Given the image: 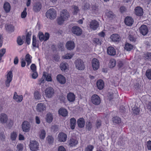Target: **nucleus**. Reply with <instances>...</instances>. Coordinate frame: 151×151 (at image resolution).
Wrapping results in <instances>:
<instances>
[{"instance_id": "obj_1", "label": "nucleus", "mask_w": 151, "mask_h": 151, "mask_svg": "<svg viewBox=\"0 0 151 151\" xmlns=\"http://www.w3.org/2000/svg\"><path fill=\"white\" fill-rule=\"evenodd\" d=\"M46 16L47 18L53 19L56 17V12L54 9H50L47 11L46 13Z\"/></svg>"}, {"instance_id": "obj_2", "label": "nucleus", "mask_w": 151, "mask_h": 151, "mask_svg": "<svg viewBox=\"0 0 151 151\" xmlns=\"http://www.w3.org/2000/svg\"><path fill=\"white\" fill-rule=\"evenodd\" d=\"M74 63L77 69L81 70H82L84 69V64L82 60L78 59L75 61Z\"/></svg>"}, {"instance_id": "obj_3", "label": "nucleus", "mask_w": 151, "mask_h": 151, "mask_svg": "<svg viewBox=\"0 0 151 151\" xmlns=\"http://www.w3.org/2000/svg\"><path fill=\"white\" fill-rule=\"evenodd\" d=\"M39 144L35 140L30 141L29 147L30 150L32 151H36L39 148Z\"/></svg>"}, {"instance_id": "obj_4", "label": "nucleus", "mask_w": 151, "mask_h": 151, "mask_svg": "<svg viewBox=\"0 0 151 151\" xmlns=\"http://www.w3.org/2000/svg\"><path fill=\"white\" fill-rule=\"evenodd\" d=\"M91 100L92 103L95 105H99L101 102L100 99L96 94H94L91 97Z\"/></svg>"}, {"instance_id": "obj_5", "label": "nucleus", "mask_w": 151, "mask_h": 151, "mask_svg": "<svg viewBox=\"0 0 151 151\" xmlns=\"http://www.w3.org/2000/svg\"><path fill=\"white\" fill-rule=\"evenodd\" d=\"M22 129L23 131L25 132H28L30 130L31 126L30 123L27 121H24L22 122Z\"/></svg>"}, {"instance_id": "obj_6", "label": "nucleus", "mask_w": 151, "mask_h": 151, "mask_svg": "<svg viewBox=\"0 0 151 151\" xmlns=\"http://www.w3.org/2000/svg\"><path fill=\"white\" fill-rule=\"evenodd\" d=\"M38 35L39 40L41 41L47 40L49 39L50 37V35L47 32L45 33L44 35L42 32H40L38 33Z\"/></svg>"}, {"instance_id": "obj_7", "label": "nucleus", "mask_w": 151, "mask_h": 151, "mask_svg": "<svg viewBox=\"0 0 151 151\" xmlns=\"http://www.w3.org/2000/svg\"><path fill=\"white\" fill-rule=\"evenodd\" d=\"M45 93L47 97L49 98H51L54 93L53 89L51 87H49L46 88Z\"/></svg>"}, {"instance_id": "obj_8", "label": "nucleus", "mask_w": 151, "mask_h": 151, "mask_svg": "<svg viewBox=\"0 0 151 151\" xmlns=\"http://www.w3.org/2000/svg\"><path fill=\"white\" fill-rule=\"evenodd\" d=\"M72 32L73 33L77 36L80 35L82 33V30L79 27L74 26L72 28Z\"/></svg>"}, {"instance_id": "obj_9", "label": "nucleus", "mask_w": 151, "mask_h": 151, "mask_svg": "<svg viewBox=\"0 0 151 151\" xmlns=\"http://www.w3.org/2000/svg\"><path fill=\"white\" fill-rule=\"evenodd\" d=\"M140 33L143 35H146L148 33L149 29L146 25H142L139 28Z\"/></svg>"}, {"instance_id": "obj_10", "label": "nucleus", "mask_w": 151, "mask_h": 151, "mask_svg": "<svg viewBox=\"0 0 151 151\" xmlns=\"http://www.w3.org/2000/svg\"><path fill=\"white\" fill-rule=\"evenodd\" d=\"M92 65L94 70H97L99 67V60L96 58H94L92 61Z\"/></svg>"}, {"instance_id": "obj_11", "label": "nucleus", "mask_w": 151, "mask_h": 151, "mask_svg": "<svg viewBox=\"0 0 151 151\" xmlns=\"http://www.w3.org/2000/svg\"><path fill=\"white\" fill-rule=\"evenodd\" d=\"M98 22L95 20H93L90 22L89 27L93 30H95L99 27Z\"/></svg>"}, {"instance_id": "obj_12", "label": "nucleus", "mask_w": 151, "mask_h": 151, "mask_svg": "<svg viewBox=\"0 0 151 151\" xmlns=\"http://www.w3.org/2000/svg\"><path fill=\"white\" fill-rule=\"evenodd\" d=\"M46 109L45 105L43 103H40L37 105V110L39 112H42Z\"/></svg>"}, {"instance_id": "obj_13", "label": "nucleus", "mask_w": 151, "mask_h": 151, "mask_svg": "<svg viewBox=\"0 0 151 151\" xmlns=\"http://www.w3.org/2000/svg\"><path fill=\"white\" fill-rule=\"evenodd\" d=\"M67 138V135L63 132L60 133L58 137V140L60 142H65L66 141Z\"/></svg>"}, {"instance_id": "obj_14", "label": "nucleus", "mask_w": 151, "mask_h": 151, "mask_svg": "<svg viewBox=\"0 0 151 151\" xmlns=\"http://www.w3.org/2000/svg\"><path fill=\"white\" fill-rule=\"evenodd\" d=\"M107 54L111 56H113L116 54V51L114 47L111 46L108 47L107 49Z\"/></svg>"}, {"instance_id": "obj_15", "label": "nucleus", "mask_w": 151, "mask_h": 151, "mask_svg": "<svg viewBox=\"0 0 151 151\" xmlns=\"http://www.w3.org/2000/svg\"><path fill=\"white\" fill-rule=\"evenodd\" d=\"M65 46L67 49L71 50H73L75 47V43L73 41H69L66 43Z\"/></svg>"}, {"instance_id": "obj_16", "label": "nucleus", "mask_w": 151, "mask_h": 151, "mask_svg": "<svg viewBox=\"0 0 151 151\" xmlns=\"http://www.w3.org/2000/svg\"><path fill=\"white\" fill-rule=\"evenodd\" d=\"M42 8V4L40 2H36L35 3L33 7V10L36 12H38Z\"/></svg>"}, {"instance_id": "obj_17", "label": "nucleus", "mask_w": 151, "mask_h": 151, "mask_svg": "<svg viewBox=\"0 0 151 151\" xmlns=\"http://www.w3.org/2000/svg\"><path fill=\"white\" fill-rule=\"evenodd\" d=\"M91 9L93 14L97 15L99 14L100 10L98 5L96 4L93 5L91 7Z\"/></svg>"}, {"instance_id": "obj_18", "label": "nucleus", "mask_w": 151, "mask_h": 151, "mask_svg": "<svg viewBox=\"0 0 151 151\" xmlns=\"http://www.w3.org/2000/svg\"><path fill=\"white\" fill-rule=\"evenodd\" d=\"M135 14L137 16H141L143 13V9L140 6H137L135 9Z\"/></svg>"}, {"instance_id": "obj_19", "label": "nucleus", "mask_w": 151, "mask_h": 151, "mask_svg": "<svg viewBox=\"0 0 151 151\" xmlns=\"http://www.w3.org/2000/svg\"><path fill=\"white\" fill-rule=\"evenodd\" d=\"M110 38L114 42H119L121 40V38L120 36L117 34L112 35Z\"/></svg>"}, {"instance_id": "obj_20", "label": "nucleus", "mask_w": 151, "mask_h": 151, "mask_svg": "<svg viewBox=\"0 0 151 151\" xmlns=\"http://www.w3.org/2000/svg\"><path fill=\"white\" fill-rule=\"evenodd\" d=\"M124 22L126 25L130 26L132 25L133 24V19L130 17H127L125 19Z\"/></svg>"}, {"instance_id": "obj_21", "label": "nucleus", "mask_w": 151, "mask_h": 151, "mask_svg": "<svg viewBox=\"0 0 151 151\" xmlns=\"http://www.w3.org/2000/svg\"><path fill=\"white\" fill-rule=\"evenodd\" d=\"M60 16L63 19L66 20L69 17V14L66 10L64 9L62 11L60 14Z\"/></svg>"}, {"instance_id": "obj_22", "label": "nucleus", "mask_w": 151, "mask_h": 151, "mask_svg": "<svg viewBox=\"0 0 151 151\" xmlns=\"http://www.w3.org/2000/svg\"><path fill=\"white\" fill-rule=\"evenodd\" d=\"M58 113L60 115L63 116H65L68 115V111L67 110L63 108H61L59 109Z\"/></svg>"}, {"instance_id": "obj_23", "label": "nucleus", "mask_w": 151, "mask_h": 151, "mask_svg": "<svg viewBox=\"0 0 151 151\" xmlns=\"http://www.w3.org/2000/svg\"><path fill=\"white\" fill-rule=\"evenodd\" d=\"M7 115L4 114H1L0 116V120L2 123H5L7 121Z\"/></svg>"}, {"instance_id": "obj_24", "label": "nucleus", "mask_w": 151, "mask_h": 151, "mask_svg": "<svg viewBox=\"0 0 151 151\" xmlns=\"http://www.w3.org/2000/svg\"><path fill=\"white\" fill-rule=\"evenodd\" d=\"M13 99L17 102H21L22 100L23 97L22 95L18 96L16 92H15L14 93Z\"/></svg>"}, {"instance_id": "obj_25", "label": "nucleus", "mask_w": 151, "mask_h": 151, "mask_svg": "<svg viewBox=\"0 0 151 151\" xmlns=\"http://www.w3.org/2000/svg\"><path fill=\"white\" fill-rule=\"evenodd\" d=\"M77 123L80 128L83 127L84 126L85 122L83 118H81L78 119L77 120Z\"/></svg>"}, {"instance_id": "obj_26", "label": "nucleus", "mask_w": 151, "mask_h": 151, "mask_svg": "<svg viewBox=\"0 0 151 151\" xmlns=\"http://www.w3.org/2000/svg\"><path fill=\"white\" fill-rule=\"evenodd\" d=\"M58 81L60 83L64 84L65 82V77L61 74L58 75L57 77Z\"/></svg>"}, {"instance_id": "obj_27", "label": "nucleus", "mask_w": 151, "mask_h": 151, "mask_svg": "<svg viewBox=\"0 0 151 151\" xmlns=\"http://www.w3.org/2000/svg\"><path fill=\"white\" fill-rule=\"evenodd\" d=\"M96 85L98 88L99 90H101L104 87V83L103 81L100 79L96 83Z\"/></svg>"}, {"instance_id": "obj_28", "label": "nucleus", "mask_w": 151, "mask_h": 151, "mask_svg": "<svg viewBox=\"0 0 151 151\" xmlns=\"http://www.w3.org/2000/svg\"><path fill=\"white\" fill-rule=\"evenodd\" d=\"M76 125V120L75 118H72L70 119V126L72 129H74Z\"/></svg>"}, {"instance_id": "obj_29", "label": "nucleus", "mask_w": 151, "mask_h": 151, "mask_svg": "<svg viewBox=\"0 0 151 151\" xmlns=\"http://www.w3.org/2000/svg\"><path fill=\"white\" fill-rule=\"evenodd\" d=\"M67 98L69 101L73 102L75 100V96L73 93H70L68 94Z\"/></svg>"}, {"instance_id": "obj_30", "label": "nucleus", "mask_w": 151, "mask_h": 151, "mask_svg": "<svg viewBox=\"0 0 151 151\" xmlns=\"http://www.w3.org/2000/svg\"><path fill=\"white\" fill-rule=\"evenodd\" d=\"M4 8L6 13L9 12L11 9V6L9 3L7 2H5L4 4Z\"/></svg>"}, {"instance_id": "obj_31", "label": "nucleus", "mask_w": 151, "mask_h": 151, "mask_svg": "<svg viewBox=\"0 0 151 151\" xmlns=\"http://www.w3.org/2000/svg\"><path fill=\"white\" fill-rule=\"evenodd\" d=\"M46 117V120L47 122L50 123L52 122L53 117L51 114L50 113H48Z\"/></svg>"}, {"instance_id": "obj_32", "label": "nucleus", "mask_w": 151, "mask_h": 151, "mask_svg": "<svg viewBox=\"0 0 151 151\" xmlns=\"http://www.w3.org/2000/svg\"><path fill=\"white\" fill-rule=\"evenodd\" d=\"M78 141L75 139L71 138L68 142V143L70 146H74L77 144Z\"/></svg>"}, {"instance_id": "obj_33", "label": "nucleus", "mask_w": 151, "mask_h": 151, "mask_svg": "<svg viewBox=\"0 0 151 151\" xmlns=\"http://www.w3.org/2000/svg\"><path fill=\"white\" fill-rule=\"evenodd\" d=\"M6 29L7 31L10 32H12L14 31V26L10 24H6L5 25Z\"/></svg>"}, {"instance_id": "obj_34", "label": "nucleus", "mask_w": 151, "mask_h": 151, "mask_svg": "<svg viewBox=\"0 0 151 151\" xmlns=\"http://www.w3.org/2000/svg\"><path fill=\"white\" fill-rule=\"evenodd\" d=\"M68 65L67 63L62 62L60 65V68L62 71H65L67 68Z\"/></svg>"}, {"instance_id": "obj_35", "label": "nucleus", "mask_w": 151, "mask_h": 151, "mask_svg": "<svg viewBox=\"0 0 151 151\" xmlns=\"http://www.w3.org/2000/svg\"><path fill=\"white\" fill-rule=\"evenodd\" d=\"M32 57L29 54H27L25 56L26 60L27 63V66H28L31 63Z\"/></svg>"}, {"instance_id": "obj_36", "label": "nucleus", "mask_w": 151, "mask_h": 151, "mask_svg": "<svg viewBox=\"0 0 151 151\" xmlns=\"http://www.w3.org/2000/svg\"><path fill=\"white\" fill-rule=\"evenodd\" d=\"M112 121L114 124H119L121 122V119L117 116L114 117L112 119Z\"/></svg>"}, {"instance_id": "obj_37", "label": "nucleus", "mask_w": 151, "mask_h": 151, "mask_svg": "<svg viewBox=\"0 0 151 151\" xmlns=\"http://www.w3.org/2000/svg\"><path fill=\"white\" fill-rule=\"evenodd\" d=\"M116 64V61L115 59H111L109 63V67L111 68H112L115 67Z\"/></svg>"}, {"instance_id": "obj_38", "label": "nucleus", "mask_w": 151, "mask_h": 151, "mask_svg": "<svg viewBox=\"0 0 151 151\" xmlns=\"http://www.w3.org/2000/svg\"><path fill=\"white\" fill-rule=\"evenodd\" d=\"M133 48V45L131 44L128 43H126L124 47L125 50L127 51H130Z\"/></svg>"}, {"instance_id": "obj_39", "label": "nucleus", "mask_w": 151, "mask_h": 151, "mask_svg": "<svg viewBox=\"0 0 151 151\" xmlns=\"http://www.w3.org/2000/svg\"><path fill=\"white\" fill-rule=\"evenodd\" d=\"M144 57L145 60H151V52H146L144 54Z\"/></svg>"}, {"instance_id": "obj_40", "label": "nucleus", "mask_w": 151, "mask_h": 151, "mask_svg": "<svg viewBox=\"0 0 151 151\" xmlns=\"http://www.w3.org/2000/svg\"><path fill=\"white\" fill-rule=\"evenodd\" d=\"M34 97L36 99L39 100L41 99V95L39 91H36L34 92Z\"/></svg>"}, {"instance_id": "obj_41", "label": "nucleus", "mask_w": 151, "mask_h": 151, "mask_svg": "<svg viewBox=\"0 0 151 151\" xmlns=\"http://www.w3.org/2000/svg\"><path fill=\"white\" fill-rule=\"evenodd\" d=\"M12 71H9L7 75V80H6L11 82L12 77Z\"/></svg>"}, {"instance_id": "obj_42", "label": "nucleus", "mask_w": 151, "mask_h": 151, "mask_svg": "<svg viewBox=\"0 0 151 151\" xmlns=\"http://www.w3.org/2000/svg\"><path fill=\"white\" fill-rule=\"evenodd\" d=\"M145 75L149 80H151V69H148L146 71Z\"/></svg>"}, {"instance_id": "obj_43", "label": "nucleus", "mask_w": 151, "mask_h": 151, "mask_svg": "<svg viewBox=\"0 0 151 151\" xmlns=\"http://www.w3.org/2000/svg\"><path fill=\"white\" fill-rule=\"evenodd\" d=\"M31 35V32H29L27 35L26 37V41L27 44L29 45L30 43V38Z\"/></svg>"}, {"instance_id": "obj_44", "label": "nucleus", "mask_w": 151, "mask_h": 151, "mask_svg": "<svg viewBox=\"0 0 151 151\" xmlns=\"http://www.w3.org/2000/svg\"><path fill=\"white\" fill-rule=\"evenodd\" d=\"M45 131L44 129L40 130L39 135L41 139H44L45 137Z\"/></svg>"}, {"instance_id": "obj_45", "label": "nucleus", "mask_w": 151, "mask_h": 151, "mask_svg": "<svg viewBox=\"0 0 151 151\" xmlns=\"http://www.w3.org/2000/svg\"><path fill=\"white\" fill-rule=\"evenodd\" d=\"M47 142L49 144H52L53 142L54 139L53 137L51 136H48L46 138Z\"/></svg>"}, {"instance_id": "obj_46", "label": "nucleus", "mask_w": 151, "mask_h": 151, "mask_svg": "<svg viewBox=\"0 0 151 151\" xmlns=\"http://www.w3.org/2000/svg\"><path fill=\"white\" fill-rule=\"evenodd\" d=\"M66 20L65 19H63V18L62 17L60 16V17L57 19V21L59 25H61L62 24L64 21Z\"/></svg>"}, {"instance_id": "obj_47", "label": "nucleus", "mask_w": 151, "mask_h": 151, "mask_svg": "<svg viewBox=\"0 0 151 151\" xmlns=\"http://www.w3.org/2000/svg\"><path fill=\"white\" fill-rule=\"evenodd\" d=\"M90 5L88 3L85 2L83 4V9L85 10L88 9L90 8Z\"/></svg>"}, {"instance_id": "obj_48", "label": "nucleus", "mask_w": 151, "mask_h": 151, "mask_svg": "<svg viewBox=\"0 0 151 151\" xmlns=\"http://www.w3.org/2000/svg\"><path fill=\"white\" fill-rule=\"evenodd\" d=\"M5 134L4 132H0V139L2 141L5 140Z\"/></svg>"}, {"instance_id": "obj_49", "label": "nucleus", "mask_w": 151, "mask_h": 151, "mask_svg": "<svg viewBox=\"0 0 151 151\" xmlns=\"http://www.w3.org/2000/svg\"><path fill=\"white\" fill-rule=\"evenodd\" d=\"M37 43V40L36 36L35 35H33L32 38V45L34 47H38V46L36 45Z\"/></svg>"}, {"instance_id": "obj_50", "label": "nucleus", "mask_w": 151, "mask_h": 151, "mask_svg": "<svg viewBox=\"0 0 151 151\" xmlns=\"http://www.w3.org/2000/svg\"><path fill=\"white\" fill-rule=\"evenodd\" d=\"M43 77H44L45 79V78L46 80L47 81H51L52 79L50 75H48V74H44L43 75Z\"/></svg>"}, {"instance_id": "obj_51", "label": "nucleus", "mask_w": 151, "mask_h": 151, "mask_svg": "<svg viewBox=\"0 0 151 151\" xmlns=\"http://www.w3.org/2000/svg\"><path fill=\"white\" fill-rule=\"evenodd\" d=\"M17 42L18 45H22L24 43V41L22 39L21 37L19 36L18 37L17 40Z\"/></svg>"}, {"instance_id": "obj_52", "label": "nucleus", "mask_w": 151, "mask_h": 151, "mask_svg": "<svg viewBox=\"0 0 151 151\" xmlns=\"http://www.w3.org/2000/svg\"><path fill=\"white\" fill-rule=\"evenodd\" d=\"M79 11V9L78 7L74 6L73 7V14H76Z\"/></svg>"}, {"instance_id": "obj_53", "label": "nucleus", "mask_w": 151, "mask_h": 151, "mask_svg": "<svg viewBox=\"0 0 151 151\" xmlns=\"http://www.w3.org/2000/svg\"><path fill=\"white\" fill-rule=\"evenodd\" d=\"M94 147L93 145H88L85 149V151H92Z\"/></svg>"}, {"instance_id": "obj_54", "label": "nucleus", "mask_w": 151, "mask_h": 151, "mask_svg": "<svg viewBox=\"0 0 151 151\" xmlns=\"http://www.w3.org/2000/svg\"><path fill=\"white\" fill-rule=\"evenodd\" d=\"M132 110L133 113L135 114L138 115L139 114V109L138 107L134 106L132 109Z\"/></svg>"}, {"instance_id": "obj_55", "label": "nucleus", "mask_w": 151, "mask_h": 151, "mask_svg": "<svg viewBox=\"0 0 151 151\" xmlns=\"http://www.w3.org/2000/svg\"><path fill=\"white\" fill-rule=\"evenodd\" d=\"M94 42L96 44L101 45L102 43V41L101 39L98 38H94L93 39Z\"/></svg>"}, {"instance_id": "obj_56", "label": "nucleus", "mask_w": 151, "mask_h": 151, "mask_svg": "<svg viewBox=\"0 0 151 151\" xmlns=\"http://www.w3.org/2000/svg\"><path fill=\"white\" fill-rule=\"evenodd\" d=\"M119 10L121 13H123L126 12L127 10V9L125 6H121L119 8Z\"/></svg>"}, {"instance_id": "obj_57", "label": "nucleus", "mask_w": 151, "mask_h": 151, "mask_svg": "<svg viewBox=\"0 0 151 151\" xmlns=\"http://www.w3.org/2000/svg\"><path fill=\"white\" fill-rule=\"evenodd\" d=\"M86 128L88 131L91 130L92 127V124L90 122H87L86 123Z\"/></svg>"}, {"instance_id": "obj_58", "label": "nucleus", "mask_w": 151, "mask_h": 151, "mask_svg": "<svg viewBox=\"0 0 151 151\" xmlns=\"http://www.w3.org/2000/svg\"><path fill=\"white\" fill-rule=\"evenodd\" d=\"M26 10V8H25L23 12L22 13L21 17L22 18H24L26 17L27 14Z\"/></svg>"}, {"instance_id": "obj_59", "label": "nucleus", "mask_w": 151, "mask_h": 151, "mask_svg": "<svg viewBox=\"0 0 151 151\" xmlns=\"http://www.w3.org/2000/svg\"><path fill=\"white\" fill-rule=\"evenodd\" d=\"M58 127L57 125H54L51 127L52 130L54 132H56L58 131Z\"/></svg>"}, {"instance_id": "obj_60", "label": "nucleus", "mask_w": 151, "mask_h": 151, "mask_svg": "<svg viewBox=\"0 0 151 151\" xmlns=\"http://www.w3.org/2000/svg\"><path fill=\"white\" fill-rule=\"evenodd\" d=\"M17 148L18 151H22L23 149V145L21 144H18L17 146Z\"/></svg>"}, {"instance_id": "obj_61", "label": "nucleus", "mask_w": 151, "mask_h": 151, "mask_svg": "<svg viewBox=\"0 0 151 151\" xmlns=\"http://www.w3.org/2000/svg\"><path fill=\"white\" fill-rule=\"evenodd\" d=\"M96 125L97 128H99L101 125V121L100 120H97L96 122Z\"/></svg>"}, {"instance_id": "obj_62", "label": "nucleus", "mask_w": 151, "mask_h": 151, "mask_svg": "<svg viewBox=\"0 0 151 151\" xmlns=\"http://www.w3.org/2000/svg\"><path fill=\"white\" fill-rule=\"evenodd\" d=\"M30 68L32 72L36 71V67L34 64H32L30 66Z\"/></svg>"}, {"instance_id": "obj_63", "label": "nucleus", "mask_w": 151, "mask_h": 151, "mask_svg": "<svg viewBox=\"0 0 151 151\" xmlns=\"http://www.w3.org/2000/svg\"><path fill=\"white\" fill-rule=\"evenodd\" d=\"M148 150H151V141H147L146 144Z\"/></svg>"}, {"instance_id": "obj_64", "label": "nucleus", "mask_w": 151, "mask_h": 151, "mask_svg": "<svg viewBox=\"0 0 151 151\" xmlns=\"http://www.w3.org/2000/svg\"><path fill=\"white\" fill-rule=\"evenodd\" d=\"M73 57L72 55L68 53L63 56V58L65 59H69Z\"/></svg>"}]
</instances>
